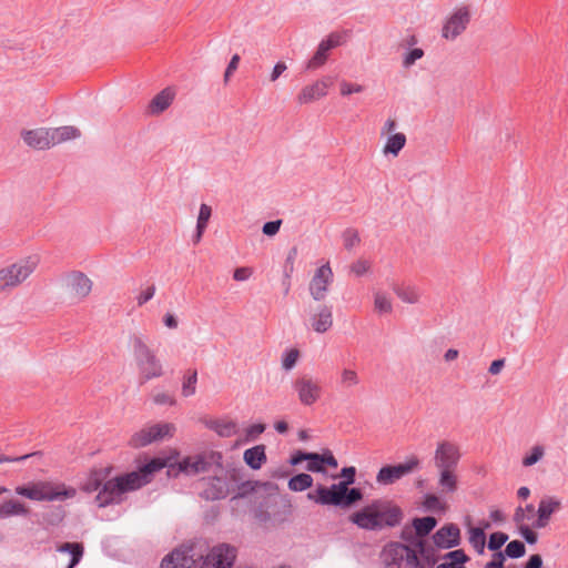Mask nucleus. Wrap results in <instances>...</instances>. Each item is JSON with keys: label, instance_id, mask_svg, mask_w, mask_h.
Listing matches in <instances>:
<instances>
[{"label": "nucleus", "instance_id": "obj_1", "mask_svg": "<svg viewBox=\"0 0 568 568\" xmlns=\"http://www.w3.org/2000/svg\"><path fill=\"white\" fill-rule=\"evenodd\" d=\"M171 459L172 457L168 459L153 458L148 464L140 467L139 470L109 479L104 483L95 497L99 507L120 503L125 494L134 491L150 483L152 475L162 468L169 466L173 469L174 465L170 463Z\"/></svg>", "mask_w": 568, "mask_h": 568}, {"label": "nucleus", "instance_id": "obj_2", "mask_svg": "<svg viewBox=\"0 0 568 568\" xmlns=\"http://www.w3.org/2000/svg\"><path fill=\"white\" fill-rule=\"evenodd\" d=\"M403 518L399 507L385 500H376L355 511L349 519L353 524L366 530H381L384 527H395Z\"/></svg>", "mask_w": 568, "mask_h": 568}, {"label": "nucleus", "instance_id": "obj_3", "mask_svg": "<svg viewBox=\"0 0 568 568\" xmlns=\"http://www.w3.org/2000/svg\"><path fill=\"white\" fill-rule=\"evenodd\" d=\"M419 554H424L422 540L414 545L393 541L383 547L381 558L384 568H427L432 566L433 562L427 557L420 558Z\"/></svg>", "mask_w": 568, "mask_h": 568}, {"label": "nucleus", "instance_id": "obj_4", "mask_svg": "<svg viewBox=\"0 0 568 568\" xmlns=\"http://www.w3.org/2000/svg\"><path fill=\"white\" fill-rule=\"evenodd\" d=\"M129 346L132 351L134 363L141 383L159 378L164 374L163 365L155 351L148 344L146 338L139 333L129 336Z\"/></svg>", "mask_w": 568, "mask_h": 568}, {"label": "nucleus", "instance_id": "obj_5", "mask_svg": "<svg viewBox=\"0 0 568 568\" xmlns=\"http://www.w3.org/2000/svg\"><path fill=\"white\" fill-rule=\"evenodd\" d=\"M14 491L17 495L34 501H62L77 496L74 487L50 480L31 481L17 486Z\"/></svg>", "mask_w": 568, "mask_h": 568}, {"label": "nucleus", "instance_id": "obj_6", "mask_svg": "<svg viewBox=\"0 0 568 568\" xmlns=\"http://www.w3.org/2000/svg\"><path fill=\"white\" fill-rule=\"evenodd\" d=\"M40 263L38 255H30L0 268V294L8 293L26 282Z\"/></svg>", "mask_w": 568, "mask_h": 568}, {"label": "nucleus", "instance_id": "obj_7", "mask_svg": "<svg viewBox=\"0 0 568 568\" xmlns=\"http://www.w3.org/2000/svg\"><path fill=\"white\" fill-rule=\"evenodd\" d=\"M215 476L207 481L203 490L206 499H222L235 490L242 480L241 469L235 467L224 468L222 465L213 470Z\"/></svg>", "mask_w": 568, "mask_h": 568}, {"label": "nucleus", "instance_id": "obj_8", "mask_svg": "<svg viewBox=\"0 0 568 568\" xmlns=\"http://www.w3.org/2000/svg\"><path fill=\"white\" fill-rule=\"evenodd\" d=\"M237 557L235 547L219 544L196 559L195 568H233Z\"/></svg>", "mask_w": 568, "mask_h": 568}, {"label": "nucleus", "instance_id": "obj_9", "mask_svg": "<svg viewBox=\"0 0 568 568\" xmlns=\"http://www.w3.org/2000/svg\"><path fill=\"white\" fill-rule=\"evenodd\" d=\"M222 455L217 452H202L184 457L178 463V470L189 476L214 470L221 466Z\"/></svg>", "mask_w": 568, "mask_h": 568}, {"label": "nucleus", "instance_id": "obj_10", "mask_svg": "<svg viewBox=\"0 0 568 568\" xmlns=\"http://www.w3.org/2000/svg\"><path fill=\"white\" fill-rule=\"evenodd\" d=\"M293 390L302 406H313L323 396V386L318 378L310 374H302L293 382Z\"/></svg>", "mask_w": 568, "mask_h": 568}, {"label": "nucleus", "instance_id": "obj_11", "mask_svg": "<svg viewBox=\"0 0 568 568\" xmlns=\"http://www.w3.org/2000/svg\"><path fill=\"white\" fill-rule=\"evenodd\" d=\"M175 429L172 423L146 425L131 436L129 445L133 448L145 447L164 438L173 437Z\"/></svg>", "mask_w": 568, "mask_h": 568}, {"label": "nucleus", "instance_id": "obj_12", "mask_svg": "<svg viewBox=\"0 0 568 568\" xmlns=\"http://www.w3.org/2000/svg\"><path fill=\"white\" fill-rule=\"evenodd\" d=\"M471 20V9L469 6L462 4L456 7L445 19L442 28V37L454 41L463 34Z\"/></svg>", "mask_w": 568, "mask_h": 568}, {"label": "nucleus", "instance_id": "obj_13", "mask_svg": "<svg viewBox=\"0 0 568 568\" xmlns=\"http://www.w3.org/2000/svg\"><path fill=\"white\" fill-rule=\"evenodd\" d=\"M462 454L459 446L449 440H440L434 452V466L436 469H457Z\"/></svg>", "mask_w": 568, "mask_h": 568}, {"label": "nucleus", "instance_id": "obj_14", "mask_svg": "<svg viewBox=\"0 0 568 568\" xmlns=\"http://www.w3.org/2000/svg\"><path fill=\"white\" fill-rule=\"evenodd\" d=\"M420 466V460L413 456L405 463L398 465L384 466L376 476V481L381 485H392L404 476L415 471Z\"/></svg>", "mask_w": 568, "mask_h": 568}, {"label": "nucleus", "instance_id": "obj_15", "mask_svg": "<svg viewBox=\"0 0 568 568\" xmlns=\"http://www.w3.org/2000/svg\"><path fill=\"white\" fill-rule=\"evenodd\" d=\"M334 274L329 263H325L315 270L308 284L310 295L314 301H324L333 283Z\"/></svg>", "mask_w": 568, "mask_h": 568}, {"label": "nucleus", "instance_id": "obj_16", "mask_svg": "<svg viewBox=\"0 0 568 568\" xmlns=\"http://www.w3.org/2000/svg\"><path fill=\"white\" fill-rule=\"evenodd\" d=\"M333 310L326 304L310 307L306 316V326L317 334L328 332L333 326Z\"/></svg>", "mask_w": 568, "mask_h": 568}, {"label": "nucleus", "instance_id": "obj_17", "mask_svg": "<svg viewBox=\"0 0 568 568\" xmlns=\"http://www.w3.org/2000/svg\"><path fill=\"white\" fill-rule=\"evenodd\" d=\"M92 287V281L82 272L73 271L65 277V290L73 301L81 302L87 298Z\"/></svg>", "mask_w": 568, "mask_h": 568}, {"label": "nucleus", "instance_id": "obj_18", "mask_svg": "<svg viewBox=\"0 0 568 568\" xmlns=\"http://www.w3.org/2000/svg\"><path fill=\"white\" fill-rule=\"evenodd\" d=\"M345 493H347L346 484H335L331 487L320 485L314 491L307 494V498L321 505H342Z\"/></svg>", "mask_w": 568, "mask_h": 568}, {"label": "nucleus", "instance_id": "obj_19", "mask_svg": "<svg viewBox=\"0 0 568 568\" xmlns=\"http://www.w3.org/2000/svg\"><path fill=\"white\" fill-rule=\"evenodd\" d=\"M333 84L331 77H324L301 89L296 95L300 105H305L318 101L327 95L329 87Z\"/></svg>", "mask_w": 568, "mask_h": 568}, {"label": "nucleus", "instance_id": "obj_20", "mask_svg": "<svg viewBox=\"0 0 568 568\" xmlns=\"http://www.w3.org/2000/svg\"><path fill=\"white\" fill-rule=\"evenodd\" d=\"M23 142L37 150H47L52 148L51 128H37L26 130L21 133Z\"/></svg>", "mask_w": 568, "mask_h": 568}, {"label": "nucleus", "instance_id": "obj_21", "mask_svg": "<svg viewBox=\"0 0 568 568\" xmlns=\"http://www.w3.org/2000/svg\"><path fill=\"white\" fill-rule=\"evenodd\" d=\"M560 508V499L556 497H544L538 505L536 511L537 518L532 521L531 526L537 529L545 528L549 524L551 515L559 511Z\"/></svg>", "mask_w": 568, "mask_h": 568}, {"label": "nucleus", "instance_id": "obj_22", "mask_svg": "<svg viewBox=\"0 0 568 568\" xmlns=\"http://www.w3.org/2000/svg\"><path fill=\"white\" fill-rule=\"evenodd\" d=\"M341 43V36L337 33H332L327 37V39L321 41L318 48L312 59L307 62L308 70H316L321 68L328 58V51Z\"/></svg>", "mask_w": 568, "mask_h": 568}, {"label": "nucleus", "instance_id": "obj_23", "mask_svg": "<svg viewBox=\"0 0 568 568\" xmlns=\"http://www.w3.org/2000/svg\"><path fill=\"white\" fill-rule=\"evenodd\" d=\"M460 538L459 528L454 525H445L440 529H438L434 536V544L442 549H448L458 545Z\"/></svg>", "mask_w": 568, "mask_h": 568}, {"label": "nucleus", "instance_id": "obj_24", "mask_svg": "<svg viewBox=\"0 0 568 568\" xmlns=\"http://www.w3.org/2000/svg\"><path fill=\"white\" fill-rule=\"evenodd\" d=\"M195 565L196 559L186 549L176 548L163 558L161 568H195Z\"/></svg>", "mask_w": 568, "mask_h": 568}, {"label": "nucleus", "instance_id": "obj_25", "mask_svg": "<svg viewBox=\"0 0 568 568\" xmlns=\"http://www.w3.org/2000/svg\"><path fill=\"white\" fill-rule=\"evenodd\" d=\"M437 486L442 494L453 495L458 490L459 479L457 469H437Z\"/></svg>", "mask_w": 568, "mask_h": 568}, {"label": "nucleus", "instance_id": "obj_26", "mask_svg": "<svg viewBox=\"0 0 568 568\" xmlns=\"http://www.w3.org/2000/svg\"><path fill=\"white\" fill-rule=\"evenodd\" d=\"M324 466L336 468L338 463L331 450H326L323 454L311 453L306 469L313 473H324Z\"/></svg>", "mask_w": 568, "mask_h": 568}, {"label": "nucleus", "instance_id": "obj_27", "mask_svg": "<svg viewBox=\"0 0 568 568\" xmlns=\"http://www.w3.org/2000/svg\"><path fill=\"white\" fill-rule=\"evenodd\" d=\"M175 98V90L173 88H165L158 93L149 103L148 112L152 115H159L165 111Z\"/></svg>", "mask_w": 568, "mask_h": 568}, {"label": "nucleus", "instance_id": "obj_28", "mask_svg": "<svg viewBox=\"0 0 568 568\" xmlns=\"http://www.w3.org/2000/svg\"><path fill=\"white\" fill-rule=\"evenodd\" d=\"M392 290L396 294V296L404 303L416 304L420 300V292L413 284L394 283L392 285Z\"/></svg>", "mask_w": 568, "mask_h": 568}, {"label": "nucleus", "instance_id": "obj_29", "mask_svg": "<svg viewBox=\"0 0 568 568\" xmlns=\"http://www.w3.org/2000/svg\"><path fill=\"white\" fill-rule=\"evenodd\" d=\"M206 427L214 430L221 437H232L237 432V424L234 420L222 418L206 422Z\"/></svg>", "mask_w": 568, "mask_h": 568}, {"label": "nucleus", "instance_id": "obj_30", "mask_svg": "<svg viewBox=\"0 0 568 568\" xmlns=\"http://www.w3.org/2000/svg\"><path fill=\"white\" fill-rule=\"evenodd\" d=\"M361 377L356 369L343 367L338 373L337 385L342 390H352L359 386Z\"/></svg>", "mask_w": 568, "mask_h": 568}, {"label": "nucleus", "instance_id": "obj_31", "mask_svg": "<svg viewBox=\"0 0 568 568\" xmlns=\"http://www.w3.org/2000/svg\"><path fill=\"white\" fill-rule=\"evenodd\" d=\"M52 145L63 142L75 140L81 136V132L73 125H64L59 128H51Z\"/></svg>", "mask_w": 568, "mask_h": 568}, {"label": "nucleus", "instance_id": "obj_32", "mask_svg": "<svg viewBox=\"0 0 568 568\" xmlns=\"http://www.w3.org/2000/svg\"><path fill=\"white\" fill-rule=\"evenodd\" d=\"M243 459L252 469H260L266 462L265 446L256 445L246 449L243 454Z\"/></svg>", "mask_w": 568, "mask_h": 568}, {"label": "nucleus", "instance_id": "obj_33", "mask_svg": "<svg viewBox=\"0 0 568 568\" xmlns=\"http://www.w3.org/2000/svg\"><path fill=\"white\" fill-rule=\"evenodd\" d=\"M384 138L385 144L382 150L383 154L386 156L392 155L393 158H397L399 152L406 145V135L404 133H396Z\"/></svg>", "mask_w": 568, "mask_h": 568}, {"label": "nucleus", "instance_id": "obj_34", "mask_svg": "<svg viewBox=\"0 0 568 568\" xmlns=\"http://www.w3.org/2000/svg\"><path fill=\"white\" fill-rule=\"evenodd\" d=\"M29 508L21 501L8 499L0 504V518H9L12 516H27Z\"/></svg>", "mask_w": 568, "mask_h": 568}, {"label": "nucleus", "instance_id": "obj_35", "mask_svg": "<svg viewBox=\"0 0 568 568\" xmlns=\"http://www.w3.org/2000/svg\"><path fill=\"white\" fill-rule=\"evenodd\" d=\"M489 523H484L480 527H469L468 528V540L473 548L478 554H484L485 545H486V535L485 529L489 528Z\"/></svg>", "mask_w": 568, "mask_h": 568}, {"label": "nucleus", "instance_id": "obj_36", "mask_svg": "<svg viewBox=\"0 0 568 568\" xmlns=\"http://www.w3.org/2000/svg\"><path fill=\"white\" fill-rule=\"evenodd\" d=\"M57 550L70 557L67 568H73L83 556V546L79 542H64Z\"/></svg>", "mask_w": 568, "mask_h": 568}, {"label": "nucleus", "instance_id": "obj_37", "mask_svg": "<svg viewBox=\"0 0 568 568\" xmlns=\"http://www.w3.org/2000/svg\"><path fill=\"white\" fill-rule=\"evenodd\" d=\"M468 559L469 558L464 552V550H454L446 554L444 557V561L439 564L436 568H465L464 564L468 561Z\"/></svg>", "mask_w": 568, "mask_h": 568}, {"label": "nucleus", "instance_id": "obj_38", "mask_svg": "<svg viewBox=\"0 0 568 568\" xmlns=\"http://www.w3.org/2000/svg\"><path fill=\"white\" fill-rule=\"evenodd\" d=\"M526 517L523 515V511L519 510L516 516H514V521L521 535V537L528 542V544H535L537 541L538 535L534 531V527L530 525H526L525 523Z\"/></svg>", "mask_w": 568, "mask_h": 568}, {"label": "nucleus", "instance_id": "obj_39", "mask_svg": "<svg viewBox=\"0 0 568 568\" xmlns=\"http://www.w3.org/2000/svg\"><path fill=\"white\" fill-rule=\"evenodd\" d=\"M374 311L381 315L393 312V302L388 294L381 291L374 293Z\"/></svg>", "mask_w": 568, "mask_h": 568}, {"label": "nucleus", "instance_id": "obj_40", "mask_svg": "<svg viewBox=\"0 0 568 568\" xmlns=\"http://www.w3.org/2000/svg\"><path fill=\"white\" fill-rule=\"evenodd\" d=\"M436 524H437V520L430 516L423 517V518H415L413 520V527L418 537H424V536L428 535L436 527Z\"/></svg>", "mask_w": 568, "mask_h": 568}, {"label": "nucleus", "instance_id": "obj_41", "mask_svg": "<svg viewBox=\"0 0 568 568\" xmlns=\"http://www.w3.org/2000/svg\"><path fill=\"white\" fill-rule=\"evenodd\" d=\"M312 485H313L312 476L308 474H305V473H302V474H298V475L292 477L287 484L288 488L292 491H303V490H306L307 488L312 487Z\"/></svg>", "mask_w": 568, "mask_h": 568}, {"label": "nucleus", "instance_id": "obj_42", "mask_svg": "<svg viewBox=\"0 0 568 568\" xmlns=\"http://www.w3.org/2000/svg\"><path fill=\"white\" fill-rule=\"evenodd\" d=\"M545 455V448L541 445H535L530 448V450L524 456L523 465L525 467H530L537 464Z\"/></svg>", "mask_w": 568, "mask_h": 568}, {"label": "nucleus", "instance_id": "obj_43", "mask_svg": "<svg viewBox=\"0 0 568 568\" xmlns=\"http://www.w3.org/2000/svg\"><path fill=\"white\" fill-rule=\"evenodd\" d=\"M196 383H197V373L196 371H193L189 373L187 376L184 377L183 384H182V395L184 397H190L195 394L196 392Z\"/></svg>", "mask_w": 568, "mask_h": 568}, {"label": "nucleus", "instance_id": "obj_44", "mask_svg": "<svg viewBox=\"0 0 568 568\" xmlns=\"http://www.w3.org/2000/svg\"><path fill=\"white\" fill-rule=\"evenodd\" d=\"M301 354L297 348L287 349L282 356V367L285 371H291L295 367L298 362Z\"/></svg>", "mask_w": 568, "mask_h": 568}, {"label": "nucleus", "instance_id": "obj_45", "mask_svg": "<svg viewBox=\"0 0 568 568\" xmlns=\"http://www.w3.org/2000/svg\"><path fill=\"white\" fill-rule=\"evenodd\" d=\"M211 215H212L211 206L205 203L201 204L199 216H197L196 229H200V231L206 230L207 223L211 219Z\"/></svg>", "mask_w": 568, "mask_h": 568}, {"label": "nucleus", "instance_id": "obj_46", "mask_svg": "<svg viewBox=\"0 0 568 568\" xmlns=\"http://www.w3.org/2000/svg\"><path fill=\"white\" fill-rule=\"evenodd\" d=\"M525 545L519 540L510 541L505 549V554L510 558H519L525 555Z\"/></svg>", "mask_w": 568, "mask_h": 568}, {"label": "nucleus", "instance_id": "obj_47", "mask_svg": "<svg viewBox=\"0 0 568 568\" xmlns=\"http://www.w3.org/2000/svg\"><path fill=\"white\" fill-rule=\"evenodd\" d=\"M424 506L429 510H446L447 506L435 494H427L424 498Z\"/></svg>", "mask_w": 568, "mask_h": 568}, {"label": "nucleus", "instance_id": "obj_48", "mask_svg": "<svg viewBox=\"0 0 568 568\" xmlns=\"http://www.w3.org/2000/svg\"><path fill=\"white\" fill-rule=\"evenodd\" d=\"M508 539V536L504 532H494L489 537L488 548L490 550L499 549Z\"/></svg>", "mask_w": 568, "mask_h": 568}, {"label": "nucleus", "instance_id": "obj_49", "mask_svg": "<svg viewBox=\"0 0 568 568\" xmlns=\"http://www.w3.org/2000/svg\"><path fill=\"white\" fill-rule=\"evenodd\" d=\"M424 57V51L420 48H415L408 51L403 60V64L406 68L412 67L417 60Z\"/></svg>", "mask_w": 568, "mask_h": 568}, {"label": "nucleus", "instance_id": "obj_50", "mask_svg": "<svg viewBox=\"0 0 568 568\" xmlns=\"http://www.w3.org/2000/svg\"><path fill=\"white\" fill-rule=\"evenodd\" d=\"M339 90L342 95L347 97L353 93H361L364 90V87L361 84L342 81L339 84Z\"/></svg>", "mask_w": 568, "mask_h": 568}, {"label": "nucleus", "instance_id": "obj_51", "mask_svg": "<svg viewBox=\"0 0 568 568\" xmlns=\"http://www.w3.org/2000/svg\"><path fill=\"white\" fill-rule=\"evenodd\" d=\"M344 246L347 250H352L359 243V236L356 231L347 230L343 234Z\"/></svg>", "mask_w": 568, "mask_h": 568}, {"label": "nucleus", "instance_id": "obj_52", "mask_svg": "<svg viewBox=\"0 0 568 568\" xmlns=\"http://www.w3.org/2000/svg\"><path fill=\"white\" fill-rule=\"evenodd\" d=\"M153 402L158 405H175V398L168 392H158L153 395Z\"/></svg>", "mask_w": 568, "mask_h": 568}, {"label": "nucleus", "instance_id": "obj_53", "mask_svg": "<svg viewBox=\"0 0 568 568\" xmlns=\"http://www.w3.org/2000/svg\"><path fill=\"white\" fill-rule=\"evenodd\" d=\"M369 270H371V263L366 260H357L351 266V271L356 276H362V275L366 274Z\"/></svg>", "mask_w": 568, "mask_h": 568}, {"label": "nucleus", "instance_id": "obj_54", "mask_svg": "<svg viewBox=\"0 0 568 568\" xmlns=\"http://www.w3.org/2000/svg\"><path fill=\"white\" fill-rule=\"evenodd\" d=\"M519 510H521L523 515L526 517V519H525L526 525H530V524H532L534 520H536L535 519L536 510H535V507L532 504H528L525 507H517L514 516H516Z\"/></svg>", "mask_w": 568, "mask_h": 568}, {"label": "nucleus", "instance_id": "obj_55", "mask_svg": "<svg viewBox=\"0 0 568 568\" xmlns=\"http://www.w3.org/2000/svg\"><path fill=\"white\" fill-rule=\"evenodd\" d=\"M361 499H362V493L358 488H352V489L347 488V493H345V497H344L342 505L351 506Z\"/></svg>", "mask_w": 568, "mask_h": 568}, {"label": "nucleus", "instance_id": "obj_56", "mask_svg": "<svg viewBox=\"0 0 568 568\" xmlns=\"http://www.w3.org/2000/svg\"><path fill=\"white\" fill-rule=\"evenodd\" d=\"M154 294H155V286L154 285H150V286L145 287L136 296L138 305L141 306V305L145 304L146 302H149L154 296Z\"/></svg>", "mask_w": 568, "mask_h": 568}, {"label": "nucleus", "instance_id": "obj_57", "mask_svg": "<svg viewBox=\"0 0 568 568\" xmlns=\"http://www.w3.org/2000/svg\"><path fill=\"white\" fill-rule=\"evenodd\" d=\"M396 129H397V122L395 119H392V118H388L382 129H381V136H388V135H394L396 134Z\"/></svg>", "mask_w": 568, "mask_h": 568}, {"label": "nucleus", "instance_id": "obj_58", "mask_svg": "<svg viewBox=\"0 0 568 568\" xmlns=\"http://www.w3.org/2000/svg\"><path fill=\"white\" fill-rule=\"evenodd\" d=\"M100 487V476L98 473L91 474L89 480L83 485L82 489L88 493L98 490Z\"/></svg>", "mask_w": 568, "mask_h": 568}, {"label": "nucleus", "instance_id": "obj_59", "mask_svg": "<svg viewBox=\"0 0 568 568\" xmlns=\"http://www.w3.org/2000/svg\"><path fill=\"white\" fill-rule=\"evenodd\" d=\"M253 274L252 268L250 267H237L233 273V278L237 282L246 281Z\"/></svg>", "mask_w": 568, "mask_h": 568}, {"label": "nucleus", "instance_id": "obj_60", "mask_svg": "<svg viewBox=\"0 0 568 568\" xmlns=\"http://www.w3.org/2000/svg\"><path fill=\"white\" fill-rule=\"evenodd\" d=\"M286 70H287L286 63L283 61H278L274 65L272 72L270 74V81L275 82Z\"/></svg>", "mask_w": 568, "mask_h": 568}, {"label": "nucleus", "instance_id": "obj_61", "mask_svg": "<svg viewBox=\"0 0 568 568\" xmlns=\"http://www.w3.org/2000/svg\"><path fill=\"white\" fill-rule=\"evenodd\" d=\"M281 223L280 220L265 223L263 225V233L268 236L275 235L281 227Z\"/></svg>", "mask_w": 568, "mask_h": 568}, {"label": "nucleus", "instance_id": "obj_62", "mask_svg": "<svg viewBox=\"0 0 568 568\" xmlns=\"http://www.w3.org/2000/svg\"><path fill=\"white\" fill-rule=\"evenodd\" d=\"M240 62V55L234 54L224 73V81L227 82L232 73L237 69Z\"/></svg>", "mask_w": 568, "mask_h": 568}, {"label": "nucleus", "instance_id": "obj_63", "mask_svg": "<svg viewBox=\"0 0 568 568\" xmlns=\"http://www.w3.org/2000/svg\"><path fill=\"white\" fill-rule=\"evenodd\" d=\"M504 554L503 552H496L493 556V559L486 564L485 568H504Z\"/></svg>", "mask_w": 568, "mask_h": 568}, {"label": "nucleus", "instance_id": "obj_64", "mask_svg": "<svg viewBox=\"0 0 568 568\" xmlns=\"http://www.w3.org/2000/svg\"><path fill=\"white\" fill-rule=\"evenodd\" d=\"M505 364H506V361L505 358H500V359H495L491 362L489 368H488V372L491 374V375H498L503 368L505 367Z\"/></svg>", "mask_w": 568, "mask_h": 568}]
</instances>
